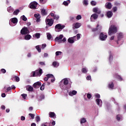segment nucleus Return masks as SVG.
Segmentation results:
<instances>
[{"mask_svg": "<svg viewBox=\"0 0 126 126\" xmlns=\"http://www.w3.org/2000/svg\"><path fill=\"white\" fill-rule=\"evenodd\" d=\"M92 18H93V19H94V20H96V19L98 18V15H97V14L96 13L92 14L91 17V19H92Z\"/></svg>", "mask_w": 126, "mask_h": 126, "instance_id": "nucleus-18", "label": "nucleus"}, {"mask_svg": "<svg viewBox=\"0 0 126 126\" xmlns=\"http://www.w3.org/2000/svg\"><path fill=\"white\" fill-rule=\"evenodd\" d=\"M85 123H86V119H85V118H82V119H81V124H84Z\"/></svg>", "mask_w": 126, "mask_h": 126, "instance_id": "nucleus-34", "label": "nucleus"}, {"mask_svg": "<svg viewBox=\"0 0 126 126\" xmlns=\"http://www.w3.org/2000/svg\"><path fill=\"white\" fill-rule=\"evenodd\" d=\"M12 80L13 81H14V80H15L16 82H19L20 79L19 78V77L15 76V77L12 78Z\"/></svg>", "mask_w": 126, "mask_h": 126, "instance_id": "nucleus-16", "label": "nucleus"}, {"mask_svg": "<svg viewBox=\"0 0 126 126\" xmlns=\"http://www.w3.org/2000/svg\"><path fill=\"white\" fill-rule=\"evenodd\" d=\"M37 5H38V3H37V2H32L30 4V8L32 9H36V8H37Z\"/></svg>", "mask_w": 126, "mask_h": 126, "instance_id": "nucleus-4", "label": "nucleus"}, {"mask_svg": "<svg viewBox=\"0 0 126 126\" xmlns=\"http://www.w3.org/2000/svg\"><path fill=\"white\" fill-rule=\"evenodd\" d=\"M39 63L42 66H43L44 65H46V64L45 63V62H40Z\"/></svg>", "mask_w": 126, "mask_h": 126, "instance_id": "nucleus-44", "label": "nucleus"}, {"mask_svg": "<svg viewBox=\"0 0 126 126\" xmlns=\"http://www.w3.org/2000/svg\"><path fill=\"white\" fill-rule=\"evenodd\" d=\"M29 116H30L32 119H34V117H35V115L32 113H29Z\"/></svg>", "mask_w": 126, "mask_h": 126, "instance_id": "nucleus-40", "label": "nucleus"}, {"mask_svg": "<svg viewBox=\"0 0 126 126\" xmlns=\"http://www.w3.org/2000/svg\"><path fill=\"white\" fill-rule=\"evenodd\" d=\"M117 32H118V28L116 26L112 25L109 28L108 35L111 36V35L116 34Z\"/></svg>", "mask_w": 126, "mask_h": 126, "instance_id": "nucleus-1", "label": "nucleus"}, {"mask_svg": "<svg viewBox=\"0 0 126 126\" xmlns=\"http://www.w3.org/2000/svg\"><path fill=\"white\" fill-rule=\"evenodd\" d=\"M47 47V44H42V49H45Z\"/></svg>", "mask_w": 126, "mask_h": 126, "instance_id": "nucleus-52", "label": "nucleus"}, {"mask_svg": "<svg viewBox=\"0 0 126 126\" xmlns=\"http://www.w3.org/2000/svg\"><path fill=\"white\" fill-rule=\"evenodd\" d=\"M68 42L69 43H70V44H72L73 43H74V40H73V39L70 38H69L68 39Z\"/></svg>", "mask_w": 126, "mask_h": 126, "instance_id": "nucleus-32", "label": "nucleus"}, {"mask_svg": "<svg viewBox=\"0 0 126 126\" xmlns=\"http://www.w3.org/2000/svg\"><path fill=\"white\" fill-rule=\"evenodd\" d=\"M61 55H62V52L57 51L56 52V56H61Z\"/></svg>", "mask_w": 126, "mask_h": 126, "instance_id": "nucleus-42", "label": "nucleus"}, {"mask_svg": "<svg viewBox=\"0 0 126 126\" xmlns=\"http://www.w3.org/2000/svg\"><path fill=\"white\" fill-rule=\"evenodd\" d=\"M63 35L60 34L59 36H57L56 37L55 41L61 42V40H62V39H63Z\"/></svg>", "mask_w": 126, "mask_h": 126, "instance_id": "nucleus-12", "label": "nucleus"}, {"mask_svg": "<svg viewBox=\"0 0 126 126\" xmlns=\"http://www.w3.org/2000/svg\"><path fill=\"white\" fill-rule=\"evenodd\" d=\"M46 76L48 78H54V75L52 74H48L46 75Z\"/></svg>", "mask_w": 126, "mask_h": 126, "instance_id": "nucleus-28", "label": "nucleus"}, {"mask_svg": "<svg viewBox=\"0 0 126 126\" xmlns=\"http://www.w3.org/2000/svg\"><path fill=\"white\" fill-rule=\"evenodd\" d=\"M6 92H8V91H10L11 90V88L10 87H9L7 88Z\"/></svg>", "mask_w": 126, "mask_h": 126, "instance_id": "nucleus-55", "label": "nucleus"}, {"mask_svg": "<svg viewBox=\"0 0 126 126\" xmlns=\"http://www.w3.org/2000/svg\"><path fill=\"white\" fill-rule=\"evenodd\" d=\"M11 22H12V23H13L14 24L17 23V22H18V20H17V18H13L11 19Z\"/></svg>", "mask_w": 126, "mask_h": 126, "instance_id": "nucleus-21", "label": "nucleus"}, {"mask_svg": "<svg viewBox=\"0 0 126 126\" xmlns=\"http://www.w3.org/2000/svg\"><path fill=\"white\" fill-rule=\"evenodd\" d=\"M93 11V12H95V13H97V14H100V13H101V10L98 7L94 8Z\"/></svg>", "mask_w": 126, "mask_h": 126, "instance_id": "nucleus-10", "label": "nucleus"}, {"mask_svg": "<svg viewBox=\"0 0 126 126\" xmlns=\"http://www.w3.org/2000/svg\"><path fill=\"white\" fill-rule=\"evenodd\" d=\"M113 10L114 12H116V11H117V7H114L113 8Z\"/></svg>", "mask_w": 126, "mask_h": 126, "instance_id": "nucleus-58", "label": "nucleus"}, {"mask_svg": "<svg viewBox=\"0 0 126 126\" xmlns=\"http://www.w3.org/2000/svg\"><path fill=\"white\" fill-rule=\"evenodd\" d=\"M35 120H36V121L37 122H40V117L39 116H36Z\"/></svg>", "mask_w": 126, "mask_h": 126, "instance_id": "nucleus-51", "label": "nucleus"}, {"mask_svg": "<svg viewBox=\"0 0 126 126\" xmlns=\"http://www.w3.org/2000/svg\"><path fill=\"white\" fill-rule=\"evenodd\" d=\"M82 17H81V15H79L78 16H77L76 19H77V20H80V19H81Z\"/></svg>", "mask_w": 126, "mask_h": 126, "instance_id": "nucleus-46", "label": "nucleus"}, {"mask_svg": "<svg viewBox=\"0 0 126 126\" xmlns=\"http://www.w3.org/2000/svg\"><path fill=\"white\" fill-rule=\"evenodd\" d=\"M45 85H46L45 83H43L42 86L40 87V90H41V91H43V90H44V89H45Z\"/></svg>", "mask_w": 126, "mask_h": 126, "instance_id": "nucleus-33", "label": "nucleus"}, {"mask_svg": "<svg viewBox=\"0 0 126 126\" xmlns=\"http://www.w3.org/2000/svg\"><path fill=\"white\" fill-rule=\"evenodd\" d=\"M63 4H64V5H68V2H67L66 1H64Z\"/></svg>", "mask_w": 126, "mask_h": 126, "instance_id": "nucleus-54", "label": "nucleus"}, {"mask_svg": "<svg viewBox=\"0 0 126 126\" xmlns=\"http://www.w3.org/2000/svg\"><path fill=\"white\" fill-rule=\"evenodd\" d=\"M19 12H20V10H19V9H16L13 12V14L14 15H18Z\"/></svg>", "mask_w": 126, "mask_h": 126, "instance_id": "nucleus-25", "label": "nucleus"}, {"mask_svg": "<svg viewBox=\"0 0 126 126\" xmlns=\"http://www.w3.org/2000/svg\"><path fill=\"white\" fill-rule=\"evenodd\" d=\"M53 19H55L56 20H59L60 19V16L58 15H55L54 17H53Z\"/></svg>", "mask_w": 126, "mask_h": 126, "instance_id": "nucleus-30", "label": "nucleus"}, {"mask_svg": "<svg viewBox=\"0 0 126 126\" xmlns=\"http://www.w3.org/2000/svg\"><path fill=\"white\" fill-rule=\"evenodd\" d=\"M95 97L96 98H100V94H96L95 95Z\"/></svg>", "mask_w": 126, "mask_h": 126, "instance_id": "nucleus-56", "label": "nucleus"}, {"mask_svg": "<svg viewBox=\"0 0 126 126\" xmlns=\"http://www.w3.org/2000/svg\"><path fill=\"white\" fill-rule=\"evenodd\" d=\"M54 117H56V114L55 113L52 112H49L50 118H54Z\"/></svg>", "mask_w": 126, "mask_h": 126, "instance_id": "nucleus-24", "label": "nucleus"}, {"mask_svg": "<svg viewBox=\"0 0 126 126\" xmlns=\"http://www.w3.org/2000/svg\"><path fill=\"white\" fill-rule=\"evenodd\" d=\"M1 72L2 73H5V72H6V70L5 69H1Z\"/></svg>", "mask_w": 126, "mask_h": 126, "instance_id": "nucleus-53", "label": "nucleus"}, {"mask_svg": "<svg viewBox=\"0 0 126 126\" xmlns=\"http://www.w3.org/2000/svg\"><path fill=\"white\" fill-rule=\"evenodd\" d=\"M46 23L48 26H52L54 24V20L53 19H47L46 20Z\"/></svg>", "mask_w": 126, "mask_h": 126, "instance_id": "nucleus-7", "label": "nucleus"}, {"mask_svg": "<svg viewBox=\"0 0 126 126\" xmlns=\"http://www.w3.org/2000/svg\"><path fill=\"white\" fill-rule=\"evenodd\" d=\"M31 35L30 34H27L25 36V40H30L31 39Z\"/></svg>", "mask_w": 126, "mask_h": 126, "instance_id": "nucleus-23", "label": "nucleus"}, {"mask_svg": "<svg viewBox=\"0 0 126 126\" xmlns=\"http://www.w3.org/2000/svg\"><path fill=\"white\" fill-rule=\"evenodd\" d=\"M87 80H90V79H91V76H88L87 77Z\"/></svg>", "mask_w": 126, "mask_h": 126, "instance_id": "nucleus-63", "label": "nucleus"}, {"mask_svg": "<svg viewBox=\"0 0 126 126\" xmlns=\"http://www.w3.org/2000/svg\"><path fill=\"white\" fill-rule=\"evenodd\" d=\"M96 104L97 105H98V106H102L103 102H102V100L100 99H96Z\"/></svg>", "mask_w": 126, "mask_h": 126, "instance_id": "nucleus-17", "label": "nucleus"}, {"mask_svg": "<svg viewBox=\"0 0 126 126\" xmlns=\"http://www.w3.org/2000/svg\"><path fill=\"white\" fill-rule=\"evenodd\" d=\"M105 7L107 9H111L112 8V3L111 2H107L105 4Z\"/></svg>", "mask_w": 126, "mask_h": 126, "instance_id": "nucleus-14", "label": "nucleus"}, {"mask_svg": "<svg viewBox=\"0 0 126 126\" xmlns=\"http://www.w3.org/2000/svg\"><path fill=\"white\" fill-rule=\"evenodd\" d=\"M22 17V20H23L24 21H27V18H26V17L25 16L23 15Z\"/></svg>", "mask_w": 126, "mask_h": 126, "instance_id": "nucleus-43", "label": "nucleus"}, {"mask_svg": "<svg viewBox=\"0 0 126 126\" xmlns=\"http://www.w3.org/2000/svg\"><path fill=\"white\" fill-rule=\"evenodd\" d=\"M32 76L33 77H36V76H37V74H36V71H32Z\"/></svg>", "mask_w": 126, "mask_h": 126, "instance_id": "nucleus-38", "label": "nucleus"}, {"mask_svg": "<svg viewBox=\"0 0 126 126\" xmlns=\"http://www.w3.org/2000/svg\"><path fill=\"white\" fill-rule=\"evenodd\" d=\"M41 36V34H40V33H36L35 34V37H36V38H37V39H39V38H40V36Z\"/></svg>", "mask_w": 126, "mask_h": 126, "instance_id": "nucleus-31", "label": "nucleus"}, {"mask_svg": "<svg viewBox=\"0 0 126 126\" xmlns=\"http://www.w3.org/2000/svg\"><path fill=\"white\" fill-rule=\"evenodd\" d=\"M99 24H97L96 26V27L95 28H92V32H97V31H98V33H100L101 32V30L102 29V27H100V28H99Z\"/></svg>", "mask_w": 126, "mask_h": 126, "instance_id": "nucleus-6", "label": "nucleus"}, {"mask_svg": "<svg viewBox=\"0 0 126 126\" xmlns=\"http://www.w3.org/2000/svg\"><path fill=\"white\" fill-rule=\"evenodd\" d=\"M87 96L88 99H91V97H92V95L90 94H88Z\"/></svg>", "mask_w": 126, "mask_h": 126, "instance_id": "nucleus-49", "label": "nucleus"}, {"mask_svg": "<svg viewBox=\"0 0 126 126\" xmlns=\"http://www.w3.org/2000/svg\"><path fill=\"white\" fill-rule=\"evenodd\" d=\"M21 121H25V117L21 116Z\"/></svg>", "mask_w": 126, "mask_h": 126, "instance_id": "nucleus-60", "label": "nucleus"}, {"mask_svg": "<svg viewBox=\"0 0 126 126\" xmlns=\"http://www.w3.org/2000/svg\"><path fill=\"white\" fill-rule=\"evenodd\" d=\"M33 87H31V86H30L28 88H27V90L28 91H30L32 92V91H33Z\"/></svg>", "mask_w": 126, "mask_h": 126, "instance_id": "nucleus-27", "label": "nucleus"}, {"mask_svg": "<svg viewBox=\"0 0 126 126\" xmlns=\"http://www.w3.org/2000/svg\"><path fill=\"white\" fill-rule=\"evenodd\" d=\"M99 38L101 41H106L107 38H108V35H107V34H104L103 32H100L99 35Z\"/></svg>", "mask_w": 126, "mask_h": 126, "instance_id": "nucleus-2", "label": "nucleus"}, {"mask_svg": "<svg viewBox=\"0 0 126 126\" xmlns=\"http://www.w3.org/2000/svg\"><path fill=\"white\" fill-rule=\"evenodd\" d=\"M21 96L23 98V99H26V97L27 96V94H21Z\"/></svg>", "mask_w": 126, "mask_h": 126, "instance_id": "nucleus-45", "label": "nucleus"}, {"mask_svg": "<svg viewBox=\"0 0 126 126\" xmlns=\"http://www.w3.org/2000/svg\"><path fill=\"white\" fill-rule=\"evenodd\" d=\"M77 93V92L76 91H73L71 93H69V94H72V95H76V94Z\"/></svg>", "mask_w": 126, "mask_h": 126, "instance_id": "nucleus-41", "label": "nucleus"}, {"mask_svg": "<svg viewBox=\"0 0 126 126\" xmlns=\"http://www.w3.org/2000/svg\"><path fill=\"white\" fill-rule=\"evenodd\" d=\"M47 39L48 40H51V39L52 38V35L50 34V33H47Z\"/></svg>", "mask_w": 126, "mask_h": 126, "instance_id": "nucleus-35", "label": "nucleus"}, {"mask_svg": "<svg viewBox=\"0 0 126 126\" xmlns=\"http://www.w3.org/2000/svg\"><path fill=\"white\" fill-rule=\"evenodd\" d=\"M41 10V15L43 16H45V15H47V13L46 12V10L45 9H40Z\"/></svg>", "mask_w": 126, "mask_h": 126, "instance_id": "nucleus-20", "label": "nucleus"}, {"mask_svg": "<svg viewBox=\"0 0 126 126\" xmlns=\"http://www.w3.org/2000/svg\"><path fill=\"white\" fill-rule=\"evenodd\" d=\"M36 76H41L43 74V70L42 69H39V70H35Z\"/></svg>", "mask_w": 126, "mask_h": 126, "instance_id": "nucleus-11", "label": "nucleus"}, {"mask_svg": "<svg viewBox=\"0 0 126 126\" xmlns=\"http://www.w3.org/2000/svg\"><path fill=\"white\" fill-rule=\"evenodd\" d=\"M77 40H79L80 39V34H77Z\"/></svg>", "mask_w": 126, "mask_h": 126, "instance_id": "nucleus-59", "label": "nucleus"}, {"mask_svg": "<svg viewBox=\"0 0 126 126\" xmlns=\"http://www.w3.org/2000/svg\"><path fill=\"white\" fill-rule=\"evenodd\" d=\"M53 65L56 67L57 66V62H54L53 63Z\"/></svg>", "mask_w": 126, "mask_h": 126, "instance_id": "nucleus-57", "label": "nucleus"}, {"mask_svg": "<svg viewBox=\"0 0 126 126\" xmlns=\"http://www.w3.org/2000/svg\"><path fill=\"white\" fill-rule=\"evenodd\" d=\"M48 56H49V54H48V53H44V58H47V57H48Z\"/></svg>", "mask_w": 126, "mask_h": 126, "instance_id": "nucleus-64", "label": "nucleus"}, {"mask_svg": "<svg viewBox=\"0 0 126 126\" xmlns=\"http://www.w3.org/2000/svg\"><path fill=\"white\" fill-rule=\"evenodd\" d=\"M116 119L118 121H120V120H121V115H117Z\"/></svg>", "mask_w": 126, "mask_h": 126, "instance_id": "nucleus-47", "label": "nucleus"}, {"mask_svg": "<svg viewBox=\"0 0 126 126\" xmlns=\"http://www.w3.org/2000/svg\"><path fill=\"white\" fill-rule=\"evenodd\" d=\"M114 83L112 82L111 84H109L108 85V88H110L111 89H113L114 88Z\"/></svg>", "mask_w": 126, "mask_h": 126, "instance_id": "nucleus-26", "label": "nucleus"}, {"mask_svg": "<svg viewBox=\"0 0 126 126\" xmlns=\"http://www.w3.org/2000/svg\"><path fill=\"white\" fill-rule=\"evenodd\" d=\"M64 27H65V26H62L61 24H58L55 26V29L56 31H57V29H58V30H63Z\"/></svg>", "mask_w": 126, "mask_h": 126, "instance_id": "nucleus-5", "label": "nucleus"}, {"mask_svg": "<svg viewBox=\"0 0 126 126\" xmlns=\"http://www.w3.org/2000/svg\"><path fill=\"white\" fill-rule=\"evenodd\" d=\"M73 26H74V28L77 29L78 28H79L80 26H81V24L79 23H76L73 24Z\"/></svg>", "mask_w": 126, "mask_h": 126, "instance_id": "nucleus-15", "label": "nucleus"}, {"mask_svg": "<svg viewBox=\"0 0 126 126\" xmlns=\"http://www.w3.org/2000/svg\"><path fill=\"white\" fill-rule=\"evenodd\" d=\"M114 58V57H113V55H110L109 56V61L110 62H112V61H113V59Z\"/></svg>", "mask_w": 126, "mask_h": 126, "instance_id": "nucleus-48", "label": "nucleus"}, {"mask_svg": "<svg viewBox=\"0 0 126 126\" xmlns=\"http://www.w3.org/2000/svg\"><path fill=\"white\" fill-rule=\"evenodd\" d=\"M113 16V13H112V11H108L106 13V16L108 17V18H111L112 16Z\"/></svg>", "mask_w": 126, "mask_h": 126, "instance_id": "nucleus-19", "label": "nucleus"}, {"mask_svg": "<svg viewBox=\"0 0 126 126\" xmlns=\"http://www.w3.org/2000/svg\"><path fill=\"white\" fill-rule=\"evenodd\" d=\"M63 84L64 85H67L68 84V80L67 79H64Z\"/></svg>", "mask_w": 126, "mask_h": 126, "instance_id": "nucleus-29", "label": "nucleus"}, {"mask_svg": "<svg viewBox=\"0 0 126 126\" xmlns=\"http://www.w3.org/2000/svg\"><path fill=\"white\" fill-rule=\"evenodd\" d=\"M35 48L38 51V53H41V48H40V46H39V45L36 46Z\"/></svg>", "mask_w": 126, "mask_h": 126, "instance_id": "nucleus-36", "label": "nucleus"}, {"mask_svg": "<svg viewBox=\"0 0 126 126\" xmlns=\"http://www.w3.org/2000/svg\"><path fill=\"white\" fill-rule=\"evenodd\" d=\"M39 1L40 3H42V4H44V3H45V2L44 1V0H39Z\"/></svg>", "mask_w": 126, "mask_h": 126, "instance_id": "nucleus-61", "label": "nucleus"}, {"mask_svg": "<svg viewBox=\"0 0 126 126\" xmlns=\"http://www.w3.org/2000/svg\"><path fill=\"white\" fill-rule=\"evenodd\" d=\"M122 38H124V35L123 34V33H120L118 35V41H120L121 39H122Z\"/></svg>", "mask_w": 126, "mask_h": 126, "instance_id": "nucleus-22", "label": "nucleus"}, {"mask_svg": "<svg viewBox=\"0 0 126 126\" xmlns=\"http://www.w3.org/2000/svg\"><path fill=\"white\" fill-rule=\"evenodd\" d=\"M91 4H92L93 6H95L96 4H97V3L95 1L93 0L91 2Z\"/></svg>", "mask_w": 126, "mask_h": 126, "instance_id": "nucleus-39", "label": "nucleus"}, {"mask_svg": "<svg viewBox=\"0 0 126 126\" xmlns=\"http://www.w3.org/2000/svg\"><path fill=\"white\" fill-rule=\"evenodd\" d=\"M30 32L28 30V28L27 27H24L23 29L21 30V33L22 35H26V34H29Z\"/></svg>", "mask_w": 126, "mask_h": 126, "instance_id": "nucleus-3", "label": "nucleus"}, {"mask_svg": "<svg viewBox=\"0 0 126 126\" xmlns=\"http://www.w3.org/2000/svg\"><path fill=\"white\" fill-rule=\"evenodd\" d=\"M48 80H49V78H48V77H45L44 78V81H48Z\"/></svg>", "mask_w": 126, "mask_h": 126, "instance_id": "nucleus-62", "label": "nucleus"}, {"mask_svg": "<svg viewBox=\"0 0 126 126\" xmlns=\"http://www.w3.org/2000/svg\"><path fill=\"white\" fill-rule=\"evenodd\" d=\"M114 77H115V78H117V79L119 80V81H123V78L118 74H115Z\"/></svg>", "mask_w": 126, "mask_h": 126, "instance_id": "nucleus-13", "label": "nucleus"}, {"mask_svg": "<svg viewBox=\"0 0 126 126\" xmlns=\"http://www.w3.org/2000/svg\"><path fill=\"white\" fill-rule=\"evenodd\" d=\"M82 72L83 73H86V72H87V69H86V68H83L82 69Z\"/></svg>", "mask_w": 126, "mask_h": 126, "instance_id": "nucleus-37", "label": "nucleus"}, {"mask_svg": "<svg viewBox=\"0 0 126 126\" xmlns=\"http://www.w3.org/2000/svg\"><path fill=\"white\" fill-rule=\"evenodd\" d=\"M34 16L36 18V22H40L41 21V15L39 14H34Z\"/></svg>", "mask_w": 126, "mask_h": 126, "instance_id": "nucleus-8", "label": "nucleus"}, {"mask_svg": "<svg viewBox=\"0 0 126 126\" xmlns=\"http://www.w3.org/2000/svg\"><path fill=\"white\" fill-rule=\"evenodd\" d=\"M41 85H42V84L41 83V82H37L33 84V87L35 89H37L39 88L40 86H41Z\"/></svg>", "mask_w": 126, "mask_h": 126, "instance_id": "nucleus-9", "label": "nucleus"}, {"mask_svg": "<svg viewBox=\"0 0 126 126\" xmlns=\"http://www.w3.org/2000/svg\"><path fill=\"white\" fill-rule=\"evenodd\" d=\"M83 4L85 5H88V1L87 0H84Z\"/></svg>", "mask_w": 126, "mask_h": 126, "instance_id": "nucleus-50", "label": "nucleus"}]
</instances>
